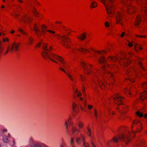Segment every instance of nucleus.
Masks as SVG:
<instances>
[{
  "instance_id": "1",
  "label": "nucleus",
  "mask_w": 147,
  "mask_h": 147,
  "mask_svg": "<svg viewBox=\"0 0 147 147\" xmlns=\"http://www.w3.org/2000/svg\"><path fill=\"white\" fill-rule=\"evenodd\" d=\"M59 39L60 42L65 47L67 48H71L73 52L78 51L83 53H90L91 57H95L98 58V62L102 65V71L94 68L93 65L89 63L82 62L81 65L84 68L85 73L88 75H92L94 76L98 80V84L102 89L106 88L107 86L101 80L103 79L107 85L112 87L114 85L115 77L113 73L117 72L119 70L118 67L116 65L119 63L122 66H126L131 63V60L126 56L125 53H121L119 55L115 57H109L106 60L104 56L107 52L104 51H95L91 48L90 50L81 48L80 49L76 47L75 46L71 47L69 44L70 39L69 37H61Z\"/></svg>"
},
{
  "instance_id": "2",
  "label": "nucleus",
  "mask_w": 147,
  "mask_h": 147,
  "mask_svg": "<svg viewBox=\"0 0 147 147\" xmlns=\"http://www.w3.org/2000/svg\"><path fill=\"white\" fill-rule=\"evenodd\" d=\"M142 125L141 122L139 120L134 121L132 127V131L129 130L126 127H121L118 130L119 134L117 136H115L112 140L107 142L105 144L106 147L110 146L111 147H116L118 145V142L119 140L125 142L127 144L130 141L131 138L134 137L135 132L133 131V128L136 129V132L141 131L142 128Z\"/></svg>"
},
{
  "instance_id": "3",
  "label": "nucleus",
  "mask_w": 147,
  "mask_h": 147,
  "mask_svg": "<svg viewBox=\"0 0 147 147\" xmlns=\"http://www.w3.org/2000/svg\"><path fill=\"white\" fill-rule=\"evenodd\" d=\"M41 44L43 50L41 53L43 57L45 59L49 58L51 61L57 64L58 63V62L54 59H55L59 61L62 63L63 67H59V69L66 74L70 80L74 82V78L69 71L70 65L69 63L64 60L63 58L61 56L53 53L49 54L48 52L52 51V47L50 46H48L47 44L44 42H40L37 44L36 47H39Z\"/></svg>"
},
{
  "instance_id": "4",
  "label": "nucleus",
  "mask_w": 147,
  "mask_h": 147,
  "mask_svg": "<svg viewBox=\"0 0 147 147\" xmlns=\"http://www.w3.org/2000/svg\"><path fill=\"white\" fill-rule=\"evenodd\" d=\"M124 98L120 96L119 95L113 98L115 103L117 105V110L119 112L124 114L127 112L128 111V107L123 104V100Z\"/></svg>"
},
{
  "instance_id": "5",
  "label": "nucleus",
  "mask_w": 147,
  "mask_h": 147,
  "mask_svg": "<svg viewBox=\"0 0 147 147\" xmlns=\"http://www.w3.org/2000/svg\"><path fill=\"white\" fill-rule=\"evenodd\" d=\"M41 30H40L37 26L35 24H34L33 30L35 32H36L38 35H39L42 33L44 34H45L47 32L51 34L52 36L55 35L58 36V34H55V32L52 30H48L47 29V27L44 25H42L41 26Z\"/></svg>"
},
{
  "instance_id": "6",
  "label": "nucleus",
  "mask_w": 147,
  "mask_h": 147,
  "mask_svg": "<svg viewBox=\"0 0 147 147\" xmlns=\"http://www.w3.org/2000/svg\"><path fill=\"white\" fill-rule=\"evenodd\" d=\"M106 8L107 13L109 15H111V17L114 14L113 11V8L112 5L115 2L116 0H100Z\"/></svg>"
},
{
  "instance_id": "7",
  "label": "nucleus",
  "mask_w": 147,
  "mask_h": 147,
  "mask_svg": "<svg viewBox=\"0 0 147 147\" xmlns=\"http://www.w3.org/2000/svg\"><path fill=\"white\" fill-rule=\"evenodd\" d=\"M135 69L133 68V67H127L125 70L126 75L128 78H126V80H129L132 82H134L135 81L136 75L135 73Z\"/></svg>"
},
{
  "instance_id": "8",
  "label": "nucleus",
  "mask_w": 147,
  "mask_h": 147,
  "mask_svg": "<svg viewBox=\"0 0 147 147\" xmlns=\"http://www.w3.org/2000/svg\"><path fill=\"white\" fill-rule=\"evenodd\" d=\"M28 142L29 144L31 147H49L43 143L35 141L32 137L29 138Z\"/></svg>"
},
{
  "instance_id": "9",
  "label": "nucleus",
  "mask_w": 147,
  "mask_h": 147,
  "mask_svg": "<svg viewBox=\"0 0 147 147\" xmlns=\"http://www.w3.org/2000/svg\"><path fill=\"white\" fill-rule=\"evenodd\" d=\"M77 96L78 97V99L79 100V105L80 106L81 110L83 111L86 112V111L83 107L84 108L86 107V100L85 99H84L82 97H80L82 96V94L80 92H78Z\"/></svg>"
},
{
  "instance_id": "10",
  "label": "nucleus",
  "mask_w": 147,
  "mask_h": 147,
  "mask_svg": "<svg viewBox=\"0 0 147 147\" xmlns=\"http://www.w3.org/2000/svg\"><path fill=\"white\" fill-rule=\"evenodd\" d=\"M80 136L81 138L79 137L76 138V142L78 144H80L82 141L84 147H89L88 144L86 143L85 141L84 136L82 134H80ZM92 147H95L92 142Z\"/></svg>"
},
{
  "instance_id": "11",
  "label": "nucleus",
  "mask_w": 147,
  "mask_h": 147,
  "mask_svg": "<svg viewBox=\"0 0 147 147\" xmlns=\"http://www.w3.org/2000/svg\"><path fill=\"white\" fill-rule=\"evenodd\" d=\"M143 88L146 89V90L140 94V98L142 100H146L147 99V82L143 83L142 85Z\"/></svg>"
},
{
  "instance_id": "12",
  "label": "nucleus",
  "mask_w": 147,
  "mask_h": 147,
  "mask_svg": "<svg viewBox=\"0 0 147 147\" xmlns=\"http://www.w3.org/2000/svg\"><path fill=\"white\" fill-rule=\"evenodd\" d=\"M135 58H136V60L134 61H135V64H137L138 65L141 69L140 70H137V71H140V73H141V71H142L145 72L146 69L143 66L142 64V60L137 57H135Z\"/></svg>"
},
{
  "instance_id": "13",
  "label": "nucleus",
  "mask_w": 147,
  "mask_h": 147,
  "mask_svg": "<svg viewBox=\"0 0 147 147\" xmlns=\"http://www.w3.org/2000/svg\"><path fill=\"white\" fill-rule=\"evenodd\" d=\"M136 90L134 86L132 85L125 88L123 90V92L126 95L128 96H131V93Z\"/></svg>"
},
{
  "instance_id": "14",
  "label": "nucleus",
  "mask_w": 147,
  "mask_h": 147,
  "mask_svg": "<svg viewBox=\"0 0 147 147\" xmlns=\"http://www.w3.org/2000/svg\"><path fill=\"white\" fill-rule=\"evenodd\" d=\"M20 45V44L19 42H13L11 45L9 47V51L10 52H12L14 50L17 51L19 49Z\"/></svg>"
},
{
  "instance_id": "15",
  "label": "nucleus",
  "mask_w": 147,
  "mask_h": 147,
  "mask_svg": "<svg viewBox=\"0 0 147 147\" xmlns=\"http://www.w3.org/2000/svg\"><path fill=\"white\" fill-rule=\"evenodd\" d=\"M123 14L119 12H118L116 16L117 23L122 25V19L123 18Z\"/></svg>"
},
{
  "instance_id": "16",
  "label": "nucleus",
  "mask_w": 147,
  "mask_h": 147,
  "mask_svg": "<svg viewBox=\"0 0 147 147\" xmlns=\"http://www.w3.org/2000/svg\"><path fill=\"white\" fill-rule=\"evenodd\" d=\"M68 124L70 126H72L73 124V123L71 121V119L70 117H69L67 120L65 121L64 123L65 130L67 131L68 129Z\"/></svg>"
},
{
  "instance_id": "17",
  "label": "nucleus",
  "mask_w": 147,
  "mask_h": 147,
  "mask_svg": "<svg viewBox=\"0 0 147 147\" xmlns=\"http://www.w3.org/2000/svg\"><path fill=\"white\" fill-rule=\"evenodd\" d=\"M71 132L72 134H76L80 132V131L77 129L75 126H72L71 128Z\"/></svg>"
},
{
  "instance_id": "18",
  "label": "nucleus",
  "mask_w": 147,
  "mask_h": 147,
  "mask_svg": "<svg viewBox=\"0 0 147 147\" xmlns=\"http://www.w3.org/2000/svg\"><path fill=\"white\" fill-rule=\"evenodd\" d=\"M141 21V17L139 15L137 16V17H136V20L134 23L135 26H138Z\"/></svg>"
},
{
  "instance_id": "19",
  "label": "nucleus",
  "mask_w": 147,
  "mask_h": 147,
  "mask_svg": "<svg viewBox=\"0 0 147 147\" xmlns=\"http://www.w3.org/2000/svg\"><path fill=\"white\" fill-rule=\"evenodd\" d=\"M134 49L136 52H138L142 49V48L140 45L136 43L135 45Z\"/></svg>"
},
{
  "instance_id": "20",
  "label": "nucleus",
  "mask_w": 147,
  "mask_h": 147,
  "mask_svg": "<svg viewBox=\"0 0 147 147\" xmlns=\"http://www.w3.org/2000/svg\"><path fill=\"white\" fill-rule=\"evenodd\" d=\"M32 20L30 18L26 16H25L23 18V22L25 23H30Z\"/></svg>"
},
{
  "instance_id": "21",
  "label": "nucleus",
  "mask_w": 147,
  "mask_h": 147,
  "mask_svg": "<svg viewBox=\"0 0 147 147\" xmlns=\"http://www.w3.org/2000/svg\"><path fill=\"white\" fill-rule=\"evenodd\" d=\"M63 28L65 31L66 32V33L68 36H70L71 32L69 31H73L71 29L68 27H66L65 26H63Z\"/></svg>"
},
{
  "instance_id": "22",
  "label": "nucleus",
  "mask_w": 147,
  "mask_h": 147,
  "mask_svg": "<svg viewBox=\"0 0 147 147\" xmlns=\"http://www.w3.org/2000/svg\"><path fill=\"white\" fill-rule=\"evenodd\" d=\"M127 11L129 13H133L135 12V8L132 6H130L128 7Z\"/></svg>"
},
{
  "instance_id": "23",
  "label": "nucleus",
  "mask_w": 147,
  "mask_h": 147,
  "mask_svg": "<svg viewBox=\"0 0 147 147\" xmlns=\"http://www.w3.org/2000/svg\"><path fill=\"white\" fill-rule=\"evenodd\" d=\"M78 126L79 129H81L84 126V124L82 122L79 121L78 124Z\"/></svg>"
},
{
  "instance_id": "24",
  "label": "nucleus",
  "mask_w": 147,
  "mask_h": 147,
  "mask_svg": "<svg viewBox=\"0 0 147 147\" xmlns=\"http://www.w3.org/2000/svg\"><path fill=\"white\" fill-rule=\"evenodd\" d=\"M79 76L81 81L83 82H84L86 80L85 77L84 76L81 74L79 75Z\"/></svg>"
},
{
  "instance_id": "25",
  "label": "nucleus",
  "mask_w": 147,
  "mask_h": 147,
  "mask_svg": "<svg viewBox=\"0 0 147 147\" xmlns=\"http://www.w3.org/2000/svg\"><path fill=\"white\" fill-rule=\"evenodd\" d=\"M111 109L110 108H109L108 109V114L109 116L110 115V113L111 112H112V115H115V112L113 111H111Z\"/></svg>"
},
{
  "instance_id": "26",
  "label": "nucleus",
  "mask_w": 147,
  "mask_h": 147,
  "mask_svg": "<svg viewBox=\"0 0 147 147\" xmlns=\"http://www.w3.org/2000/svg\"><path fill=\"white\" fill-rule=\"evenodd\" d=\"M136 114L137 115L140 117H142L143 116V113L140 111H137Z\"/></svg>"
},
{
  "instance_id": "27",
  "label": "nucleus",
  "mask_w": 147,
  "mask_h": 147,
  "mask_svg": "<svg viewBox=\"0 0 147 147\" xmlns=\"http://www.w3.org/2000/svg\"><path fill=\"white\" fill-rule=\"evenodd\" d=\"M78 105L75 102H73L72 103V107L73 111L74 112H75V109L77 107Z\"/></svg>"
},
{
  "instance_id": "28",
  "label": "nucleus",
  "mask_w": 147,
  "mask_h": 147,
  "mask_svg": "<svg viewBox=\"0 0 147 147\" xmlns=\"http://www.w3.org/2000/svg\"><path fill=\"white\" fill-rule=\"evenodd\" d=\"M94 116L96 119H97L98 118V116L99 115V114L98 113L97 111V110L96 109H94Z\"/></svg>"
},
{
  "instance_id": "29",
  "label": "nucleus",
  "mask_w": 147,
  "mask_h": 147,
  "mask_svg": "<svg viewBox=\"0 0 147 147\" xmlns=\"http://www.w3.org/2000/svg\"><path fill=\"white\" fill-rule=\"evenodd\" d=\"M18 31L20 32L22 34L24 35H27V33L25 32L22 29L20 28H19L18 29Z\"/></svg>"
},
{
  "instance_id": "30",
  "label": "nucleus",
  "mask_w": 147,
  "mask_h": 147,
  "mask_svg": "<svg viewBox=\"0 0 147 147\" xmlns=\"http://www.w3.org/2000/svg\"><path fill=\"white\" fill-rule=\"evenodd\" d=\"M74 141V138H71L70 141L71 144V147H75L73 146V143Z\"/></svg>"
},
{
  "instance_id": "31",
  "label": "nucleus",
  "mask_w": 147,
  "mask_h": 147,
  "mask_svg": "<svg viewBox=\"0 0 147 147\" xmlns=\"http://www.w3.org/2000/svg\"><path fill=\"white\" fill-rule=\"evenodd\" d=\"M97 6V4L95 2H93L92 3L91 6V8H92L93 7H96Z\"/></svg>"
},
{
  "instance_id": "32",
  "label": "nucleus",
  "mask_w": 147,
  "mask_h": 147,
  "mask_svg": "<svg viewBox=\"0 0 147 147\" xmlns=\"http://www.w3.org/2000/svg\"><path fill=\"white\" fill-rule=\"evenodd\" d=\"M87 130H88V132L87 133V134L88 135V136L90 137H92L91 133V131H90V129L89 128H87Z\"/></svg>"
},
{
  "instance_id": "33",
  "label": "nucleus",
  "mask_w": 147,
  "mask_h": 147,
  "mask_svg": "<svg viewBox=\"0 0 147 147\" xmlns=\"http://www.w3.org/2000/svg\"><path fill=\"white\" fill-rule=\"evenodd\" d=\"M34 9L33 10V12L36 16L38 17L37 15H38V13L34 8Z\"/></svg>"
},
{
  "instance_id": "34",
  "label": "nucleus",
  "mask_w": 147,
  "mask_h": 147,
  "mask_svg": "<svg viewBox=\"0 0 147 147\" xmlns=\"http://www.w3.org/2000/svg\"><path fill=\"white\" fill-rule=\"evenodd\" d=\"M9 40V39L7 37H3L2 39V41L4 42H8Z\"/></svg>"
},
{
  "instance_id": "35",
  "label": "nucleus",
  "mask_w": 147,
  "mask_h": 147,
  "mask_svg": "<svg viewBox=\"0 0 147 147\" xmlns=\"http://www.w3.org/2000/svg\"><path fill=\"white\" fill-rule=\"evenodd\" d=\"M33 41V39L32 37L30 38L28 40V42L29 44H30L32 43Z\"/></svg>"
},
{
  "instance_id": "36",
  "label": "nucleus",
  "mask_w": 147,
  "mask_h": 147,
  "mask_svg": "<svg viewBox=\"0 0 147 147\" xmlns=\"http://www.w3.org/2000/svg\"><path fill=\"white\" fill-rule=\"evenodd\" d=\"M3 141L6 143H8V140L7 136H4L3 138Z\"/></svg>"
},
{
  "instance_id": "37",
  "label": "nucleus",
  "mask_w": 147,
  "mask_h": 147,
  "mask_svg": "<svg viewBox=\"0 0 147 147\" xmlns=\"http://www.w3.org/2000/svg\"><path fill=\"white\" fill-rule=\"evenodd\" d=\"M145 144L144 141L143 140H142L140 143V146L143 147Z\"/></svg>"
},
{
  "instance_id": "38",
  "label": "nucleus",
  "mask_w": 147,
  "mask_h": 147,
  "mask_svg": "<svg viewBox=\"0 0 147 147\" xmlns=\"http://www.w3.org/2000/svg\"><path fill=\"white\" fill-rule=\"evenodd\" d=\"M143 9V11L146 15H147V8L144 7Z\"/></svg>"
},
{
  "instance_id": "39",
  "label": "nucleus",
  "mask_w": 147,
  "mask_h": 147,
  "mask_svg": "<svg viewBox=\"0 0 147 147\" xmlns=\"http://www.w3.org/2000/svg\"><path fill=\"white\" fill-rule=\"evenodd\" d=\"M127 44L128 45L129 47H132L133 45V44L131 42H128V43Z\"/></svg>"
},
{
  "instance_id": "40",
  "label": "nucleus",
  "mask_w": 147,
  "mask_h": 147,
  "mask_svg": "<svg viewBox=\"0 0 147 147\" xmlns=\"http://www.w3.org/2000/svg\"><path fill=\"white\" fill-rule=\"evenodd\" d=\"M89 35H88L86 33H84L82 34V37H86V36H89Z\"/></svg>"
},
{
  "instance_id": "41",
  "label": "nucleus",
  "mask_w": 147,
  "mask_h": 147,
  "mask_svg": "<svg viewBox=\"0 0 147 147\" xmlns=\"http://www.w3.org/2000/svg\"><path fill=\"white\" fill-rule=\"evenodd\" d=\"M93 107V106L90 105H88V108L89 110L92 109Z\"/></svg>"
},
{
  "instance_id": "42",
  "label": "nucleus",
  "mask_w": 147,
  "mask_h": 147,
  "mask_svg": "<svg viewBox=\"0 0 147 147\" xmlns=\"http://www.w3.org/2000/svg\"><path fill=\"white\" fill-rule=\"evenodd\" d=\"M105 25L107 27H108L109 26V23L108 22H106L105 23Z\"/></svg>"
},
{
  "instance_id": "43",
  "label": "nucleus",
  "mask_w": 147,
  "mask_h": 147,
  "mask_svg": "<svg viewBox=\"0 0 147 147\" xmlns=\"http://www.w3.org/2000/svg\"><path fill=\"white\" fill-rule=\"evenodd\" d=\"M127 36V34H126L125 35V33L124 32H122V33L121 34V37H123L124 36Z\"/></svg>"
},
{
  "instance_id": "44",
  "label": "nucleus",
  "mask_w": 147,
  "mask_h": 147,
  "mask_svg": "<svg viewBox=\"0 0 147 147\" xmlns=\"http://www.w3.org/2000/svg\"><path fill=\"white\" fill-rule=\"evenodd\" d=\"M79 40H83L85 39L86 37H79Z\"/></svg>"
},
{
  "instance_id": "45",
  "label": "nucleus",
  "mask_w": 147,
  "mask_h": 147,
  "mask_svg": "<svg viewBox=\"0 0 147 147\" xmlns=\"http://www.w3.org/2000/svg\"><path fill=\"white\" fill-rule=\"evenodd\" d=\"M9 49H10L9 46L8 47H7V51L5 52V54H6L7 53H8V51H9V52H10V51H9Z\"/></svg>"
},
{
  "instance_id": "46",
  "label": "nucleus",
  "mask_w": 147,
  "mask_h": 147,
  "mask_svg": "<svg viewBox=\"0 0 147 147\" xmlns=\"http://www.w3.org/2000/svg\"><path fill=\"white\" fill-rule=\"evenodd\" d=\"M13 14L15 17H17L19 16V14H18L16 12L14 13Z\"/></svg>"
},
{
  "instance_id": "47",
  "label": "nucleus",
  "mask_w": 147,
  "mask_h": 147,
  "mask_svg": "<svg viewBox=\"0 0 147 147\" xmlns=\"http://www.w3.org/2000/svg\"><path fill=\"white\" fill-rule=\"evenodd\" d=\"M134 55L133 53H129L128 54V56H130L131 57L132 56H133Z\"/></svg>"
},
{
  "instance_id": "48",
  "label": "nucleus",
  "mask_w": 147,
  "mask_h": 147,
  "mask_svg": "<svg viewBox=\"0 0 147 147\" xmlns=\"http://www.w3.org/2000/svg\"><path fill=\"white\" fill-rule=\"evenodd\" d=\"M7 130L6 129H4L2 130V131L3 132H6L7 131Z\"/></svg>"
},
{
  "instance_id": "49",
  "label": "nucleus",
  "mask_w": 147,
  "mask_h": 147,
  "mask_svg": "<svg viewBox=\"0 0 147 147\" xmlns=\"http://www.w3.org/2000/svg\"><path fill=\"white\" fill-rule=\"evenodd\" d=\"M13 146H14L15 144H16V143H15V140H13Z\"/></svg>"
},
{
  "instance_id": "50",
  "label": "nucleus",
  "mask_w": 147,
  "mask_h": 147,
  "mask_svg": "<svg viewBox=\"0 0 147 147\" xmlns=\"http://www.w3.org/2000/svg\"><path fill=\"white\" fill-rule=\"evenodd\" d=\"M83 91H82V92H83V94H84V93H85V88L84 87H83Z\"/></svg>"
},
{
  "instance_id": "51",
  "label": "nucleus",
  "mask_w": 147,
  "mask_h": 147,
  "mask_svg": "<svg viewBox=\"0 0 147 147\" xmlns=\"http://www.w3.org/2000/svg\"><path fill=\"white\" fill-rule=\"evenodd\" d=\"M136 37H146V36H143V35H141V36H138V35H137L136 36Z\"/></svg>"
},
{
  "instance_id": "52",
  "label": "nucleus",
  "mask_w": 147,
  "mask_h": 147,
  "mask_svg": "<svg viewBox=\"0 0 147 147\" xmlns=\"http://www.w3.org/2000/svg\"><path fill=\"white\" fill-rule=\"evenodd\" d=\"M65 146V144L64 143L62 144L61 146L60 147H64Z\"/></svg>"
},
{
  "instance_id": "53",
  "label": "nucleus",
  "mask_w": 147,
  "mask_h": 147,
  "mask_svg": "<svg viewBox=\"0 0 147 147\" xmlns=\"http://www.w3.org/2000/svg\"><path fill=\"white\" fill-rule=\"evenodd\" d=\"M126 1V0H123V4H125V5L126 4V3H125V2Z\"/></svg>"
},
{
  "instance_id": "54",
  "label": "nucleus",
  "mask_w": 147,
  "mask_h": 147,
  "mask_svg": "<svg viewBox=\"0 0 147 147\" xmlns=\"http://www.w3.org/2000/svg\"><path fill=\"white\" fill-rule=\"evenodd\" d=\"M144 118H145L147 117V113L145 114L144 115Z\"/></svg>"
},
{
  "instance_id": "55",
  "label": "nucleus",
  "mask_w": 147,
  "mask_h": 147,
  "mask_svg": "<svg viewBox=\"0 0 147 147\" xmlns=\"http://www.w3.org/2000/svg\"><path fill=\"white\" fill-rule=\"evenodd\" d=\"M4 34L2 33H0V36H4Z\"/></svg>"
},
{
  "instance_id": "56",
  "label": "nucleus",
  "mask_w": 147,
  "mask_h": 147,
  "mask_svg": "<svg viewBox=\"0 0 147 147\" xmlns=\"http://www.w3.org/2000/svg\"><path fill=\"white\" fill-rule=\"evenodd\" d=\"M15 31L14 30H12L10 32L11 33V34H13L14 32Z\"/></svg>"
},
{
  "instance_id": "57",
  "label": "nucleus",
  "mask_w": 147,
  "mask_h": 147,
  "mask_svg": "<svg viewBox=\"0 0 147 147\" xmlns=\"http://www.w3.org/2000/svg\"><path fill=\"white\" fill-rule=\"evenodd\" d=\"M18 1L20 3H22L23 2V1L22 0H18Z\"/></svg>"
},
{
  "instance_id": "58",
  "label": "nucleus",
  "mask_w": 147,
  "mask_h": 147,
  "mask_svg": "<svg viewBox=\"0 0 147 147\" xmlns=\"http://www.w3.org/2000/svg\"><path fill=\"white\" fill-rule=\"evenodd\" d=\"M75 93H77L78 92V90L77 89H76L75 91Z\"/></svg>"
},
{
  "instance_id": "59",
  "label": "nucleus",
  "mask_w": 147,
  "mask_h": 147,
  "mask_svg": "<svg viewBox=\"0 0 147 147\" xmlns=\"http://www.w3.org/2000/svg\"><path fill=\"white\" fill-rule=\"evenodd\" d=\"M4 7H5V6H4V5H2L1 6V8H4Z\"/></svg>"
},
{
  "instance_id": "60",
  "label": "nucleus",
  "mask_w": 147,
  "mask_h": 147,
  "mask_svg": "<svg viewBox=\"0 0 147 147\" xmlns=\"http://www.w3.org/2000/svg\"><path fill=\"white\" fill-rule=\"evenodd\" d=\"M8 136L9 137H10V136H11L10 134L9 133H8Z\"/></svg>"
},
{
  "instance_id": "61",
  "label": "nucleus",
  "mask_w": 147,
  "mask_h": 147,
  "mask_svg": "<svg viewBox=\"0 0 147 147\" xmlns=\"http://www.w3.org/2000/svg\"><path fill=\"white\" fill-rule=\"evenodd\" d=\"M55 23H61V22H58V21H57V22H55Z\"/></svg>"
},
{
  "instance_id": "62",
  "label": "nucleus",
  "mask_w": 147,
  "mask_h": 147,
  "mask_svg": "<svg viewBox=\"0 0 147 147\" xmlns=\"http://www.w3.org/2000/svg\"><path fill=\"white\" fill-rule=\"evenodd\" d=\"M3 1V2H5V0H2Z\"/></svg>"
},
{
  "instance_id": "63",
  "label": "nucleus",
  "mask_w": 147,
  "mask_h": 147,
  "mask_svg": "<svg viewBox=\"0 0 147 147\" xmlns=\"http://www.w3.org/2000/svg\"><path fill=\"white\" fill-rule=\"evenodd\" d=\"M146 134H147V131L146 132Z\"/></svg>"
},
{
  "instance_id": "64",
  "label": "nucleus",
  "mask_w": 147,
  "mask_h": 147,
  "mask_svg": "<svg viewBox=\"0 0 147 147\" xmlns=\"http://www.w3.org/2000/svg\"><path fill=\"white\" fill-rule=\"evenodd\" d=\"M141 1H142V0H140Z\"/></svg>"
}]
</instances>
